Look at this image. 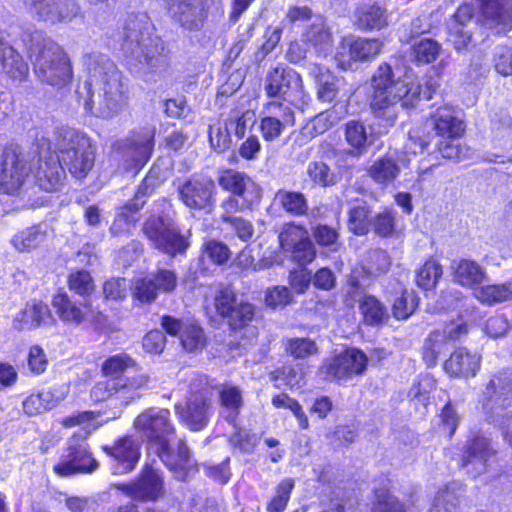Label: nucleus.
<instances>
[{"mask_svg":"<svg viewBox=\"0 0 512 512\" xmlns=\"http://www.w3.org/2000/svg\"><path fill=\"white\" fill-rule=\"evenodd\" d=\"M219 185L233 195L240 197L245 206L258 203L261 198V188L246 174L227 170L219 178Z\"/></svg>","mask_w":512,"mask_h":512,"instance_id":"nucleus-25","label":"nucleus"},{"mask_svg":"<svg viewBox=\"0 0 512 512\" xmlns=\"http://www.w3.org/2000/svg\"><path fill=\"white\" fill-rule=\"evenodd\" d=\"M47 238L46 227L34 225L15 233L11 238V244L19 252H29L40 247Z\"/></svg>","mask_w":512,"mask_h":512,"instance_id":"nucleus-41","label":"nucleus"},{"mask_svg":"<svg viewBox=\"0 0 512 512\" xmlns=\"http://www.w3.org/2000/svg\"><path fill=\"white\" fill-rule=\"evenodd\" d=\"M35 47L30 48V57L34 64V71L38 79L48 85L63 87L72 78V68L67 54L50 39H44L41 33H36Z\"/></svg>","mask_w":512,"mask_h":512,"instance_id":"nucleus-7","label":"nucleus"},{"mask_svg":"<svg viewBox=\"0 0 512 512\" xmlns=\"http://www.w3.org/2000/svg\"><path fill=\"white\" fill-rule=\"evenodd\" d=\"M442 274V266L436 260L430 259L418 270L416 283L424 290H431L435 288Z\"/></svg>","mask_w":512,"mask_h":512,"instance_id":"nucleus-49","label":"nucleus"},{"mask_svg":"<svg viewBox=\"0 0 512 512\" xmlns=\"http://www.w3.org/2000/svg\"><path fill=\"white\" fill-rule=\"evenodd\" d=\"M364 322L368 325H382L388 318L386 307L374 296L365 295L359 302Z\"/></svg>","mask_w":512,"mask_h":512,"instance_id":"nucleus-45","label":"nucleus"},{"mask_svg":"<svg viewBox=\"0 0 512 512\" xmlns=\"http://www.w3.org/2000/svg\"><path fill=\"white\" fill-rule=\"evenodd\" d=\"M473 15L474 8L472 5L463 4L457 9L448 22L447 39L458 51L467 48L471 41L472 35L469 30V25L471 24Z\"/></svg>","mask_w":512,"mask_h":512,"instance_id":"nucleus-28","label":"nucleus"},{"mask_svg":"<svg viewBox=\"0 0 512 512\" xmlns=\"http://www.w3.org/2000/svg\"><path fill=\"white\" fill-rule=\"evenodd\" d=\"M383 43L376 38H344L341 51L337 53V61L342 69L350 66V61H365L375 58L382 50Z\"/></svg>","mask_w":512,"mask_h":512,"instance_id":"nucleus-22","label":"nucleus"},{"mask_svg":"<svg viewBox=\"0 0 512 512\" xmlns=\"http://www.w3.org/2000/svg\"><path fill=\"white\" fill-rule=\"evenodd\" d=\"M49 150L50 143L44 140L38 149V167L34 172L39 187L44 191L51 192L58 189L65 177L64 167L72 176L82 179L94 165L95 152L90 138L75 128L59 129L57 138L59 155H53Z\"/></svg>","mask_w":512,"mask_h":512,"instance_id":"nucleus-2","label":"nucleus"},{"mask_svg":"<svg viewBox=\"0 0 512 512\" xmlns=\"http://www.w3.org/2000/svg\"><path fill=\"white\" fill-rule=\"evenodd\" d=\"M254 317V307L252 304L247 302L238 303L231 313L225 318L228 319L230 327L234 330L243 328L252 321Z\"/></svg>","mask_w":512,"mask_h":512,"instance_id":"nucleus-58","label":"nucleus"},{"mask_svg":"<svg viewBox=\"0 0 512 512\" xmlns=\"http://www.w3.org/2000/svg\"><path fill=\"white\" fill-rule=\"evenodd\" d=\"M97 466L98 463L92 457L85 441L73 437L54 466V471L57 475L66 477L76 473L92 472Z\"/></svg>","mask_w":512,"mask_h":512,"instance_id":"nucleus-12","label":"nucleus"},{"mask_svg":"<svg viewBox=\"0 0 512 512\" xmlns=\"http://www.w3.org/2000/svg\"><path fill=\"white\" fill-rule=\"evenodd\" d=\"M286 351L294 358L304 359L317 354L318 347L309 338H291L285 342Z\"/></svg>","mask_w":512,"mask_h":512,"instance_id":"nucleus-57","label":"nucleus"},{"mask_svg":"<svg viewBox=\"0 0 512 512\" xmlns=\"http://www.w3.org/2000/svg\"><path fill=\"white\" fill-rule=\"evenodd\" d=\"M295 481L285 478L275 487V492L267 504V512H284L294 489Z\"/></svg>","mask_w":512,"mask_h":512,"instance_id":"nucleus-48","label":"nucleus"},{"mask_svg":"<svg viewBox=\"0 0 512 512\" xmlns=\"http://www.w3.org/2000/svg\"><path fill=\"white\" fill-rule=\"evenodd\" d=\"M170 415L168 409L149 408L136 417L134 427L149 441V449L161 459L175 477L185 480L194 469L195 462L183 441L178 443L177 451L171 448L170 442L175 428Z\"/></svg>","mask_w":512,"mask_h":512,"instance_id":"nucleus-4","label":"nucleus"},{"mask_svg":"<svg viewBox=\"0 0 512 512\" xmlns=\"http://www.w3.org/2000/svg\"><path fill=\"white\" fill-rule=\"evenodd\" d=\"M30 172H32L31 166L21 149L13 145L6 147L0 164V192L9 195L17 194Z\"/></svg>","mask_w":512,"mask_h":512,"instance_id":"nucleus-10","label":"nucleus"},{"mask_svg":"<svg viewBox=\"0 0 512 512\" xmlns=\"http://www.w3.org/2000/svg\"><path fill=\"white\" fill-rule=\"evenodd\" d=\"M52 307L59 319L69 325L78 326L95 319V312L88 300H73L66 292H58L53 296Z\"/></svg>","mask_w":512,"mask_h":512,"instance_id":"nucleus-21","label":"nucleus"},{"mask_svg":"<svg viewBox=\"0 0 512 512\" xmlns=\"http://www.w3.org/2000/svg\"><path fill=\"white\" fill-rule=\"evenodd\" d=\"M435 388V380L429 374L420 375L409 390L408 396L411 400H418L426 405L429 399V393Z\"/></svg>","mask_w":512,"mask_h":512,"instance_id":"nucleus-64","label":"nucleus"},{"mask_svg":"<svg viewBox=\"0 0 512 512\" xmlns=\"http://www.w3.org/2000/svg\"><path fill=\"white\" fill-rule=\"evenodd\" d=\"M458 112L451 105H442L431 114V122L436 134L442 138L458 139L465 130Z\"/></svg>","mask_w":512,"mask_h":512,"instance_id":"nucleus-30","label":"nucleus"},{"mask_svg":"<svg viewBox=\"0 0 512 512\" xmlns=\"http://www.w3.org/2000/svg\"><path fill=\"white\" fill-rule=\"evenodd\" d=\"M110 456L113 474H125L132 471L140 459V444L131 437L119 439L111 447H105Z\"/></svg>","mask_w":512,"mask_h":512,"instance_id":"nucleus-24","label":"nucleus"},{"mask_svg":"<svg viewBox=\"0 0 512 512\" xmlns=\"http://www.w3.org/2000/svg\"><path fill=\"white\" fill-rule=\"evenodd\" d=\"M481 356L466 348H458L444 363V370L454 377H473L480 369Z\"/></svg>","mask_w":512,"mask_h":512,"instance_id":"nucleus-33","label":"nucleus"},{"mask_svg":"<svg viewBox=\"0 0 512 512\" xmlns=\"http://www.w3.org/2000/svg\"><path fill=\"white\" fill-rule=\"evenodd\" d=\"M376 502L372 512H419V498H411V508L398 501L388 490H377L375 492Z\"/></svg>","mask_w":512,"mask_h":512,"instance_id":"nucleus-43","label":"nucleus"},{"mask_svg":"<svg viewBox=\"0 0 512 512\" xmlns=\"http://www.w3.org/2000/svg\"><path fill=\"white\" fill-rule=\"evenodd\" d=\"M345 137L357 155L364 154L372 143L366 127L358 121H350L346 124Z\"/></svg>","mask_w":512,"mask_h":512,"instance_id":"nucleus-46","label":"nucleus"},{"mask_svg":"<svg viewBox=\"0 0 512 512\" xmlns=\"http://www.w3.org/2000/svg\"><path fill=\"white\" fill-rule=\"evenodd\" d=\"M155 130L145 127L132 132L122 143L118 144V150L131 166L137 170L142 168L152 155L154 147Z\"/></svg>","mask_w":512,"mask_h":512,"instance_id":"nucleus-19","label":"nucleus"},{"mask_svg":"<svg viewBox=\"0 0 512 512\" xmlns=\"http://www.w3.org/2000/svg\"><path fill=\"white\" fill-rule=\"evenodd\" d=\"M215 183L208 177H192L178 186L181 201L191 209H210L214 203Z\"/></svg>","mask_w":512,"mask_h":512,"instance_id":"nucleus-20","label":"nucleus"},{"mask_svg":"<svg viewBox=\"0 0 512 512\" xmlns=\"http://www.w3.org/2000/svg\"><path fill=\"white\" fill-rule=\"evenodd\" d=\"M155 180L152 175H148L139 185L134 198L121 207L120 211L116 214L115 220L110 227L111 233L120 235L130 232L138 221V212L144 206L147 195L153 190Z\"/></svg>","mask_w":512,"mask_h":512,"instance_id":"nucleus-18","label":"nucleus"},{"mask_svg":"<svg viewBox=\"0 0 512 512\" xmlns=\"http://www.w3.org/2000/svg\"><path fill=\"white\" fill-rule=\"evenodd\" d=\"M439 86L435 80H427L424 86L414 83L408 72L397 74L387 63L379 65L371 79V108L376 117L383 118L386 126L396 120L395 106L402 100L403 106L412 105L417 98L430 100Z\"/></svg>","mask_w":512,"mask_h":512,"instance_id":"nucleus-3","label":"nucleus"},{"mask_svg":"<svg viewBox=\"0 0 512 512\" xmlns=\"http://www.w3.org/2000/svg\"><path fill=\"white\" fill-rule=\"evenodd\" d=\"M132 293L134 298L141 303H150L158 296L155 282L150 274L135 281Z\"/></svg>","mask_w":512,"mask_h":512,"instance_id":"nucleus-61","label":"nucleus"},{"mask_svg":"<svg viewBox=\"0 0 512 512\" xmlns=\"http://www.w3.org/2000/svg\"><path fill=\"white\" fill-rule=\"evenodd\" d=\"M454 281L473 288L484 280L486 272L477 262L469 259L454 260L451 264Z\"/></svg>","mask_w":512,"mask_h":512,"instance_id":"nucleus-37","label":"nucleus"},{"mask_svg":"<svg viewBox=\"0 0 512 512\" xmlns=\"http://www.w3.org/2000/svg\"><path fill=\"white\" fill-rule=\"evenodd\" d=\"M284 251L290 252L293 261L306 265L315 258L316 252L306 229L293 223L286 224L279 235Z\"/></svg>","mask_w":512,"mask_h":512,"instance_id":"nucleus-13","label":"nucleus"},{"mask_svg":"<svg viewBox=\"0 0 512 512\" xmlns=\"http://www.w3.org/2000/svg\"><path fill=\"white\" fill-rule=\"evenodd\" d=\"M496 450L491 446L490 439L476 434L464 446L461 466L467 473L477 477L486 472L489 461L495 456Z\"/></svg>","mask_w":512,"mask_h":512,"instance_id":"nucleus-15","label":"nucleus"},{"mask_svg":"<svg viewBox=\"0 0 512 512\" xmlns=\"http://www.w3.org/2000/svg\"><path fill=\"white\" fill-rule=\"evenodd\" d=\"M355 18L357 26L365 31L381 30L388 26L387 11L377 4L359 7Z\"/></svg>","mask_w":512,"mask_h":512,"instance_id":"nucleus-39","label":"nucleus"},{"mask_svg":"<svg viewBox=\"0 0 512 512\" xmlns=\"http://www.w3.org/2000/svg\"><path fill=\"white\" fill-rule=\"evenodd\" d=\"M309 75L315 80L316 96L321 102H332L343 90L344 79L335 76L329 69L323 66L312 65L309 68Z\"/></svg>","mask_w":512,"mask_h":512,"instance_id":"nucleus-32","label":"nucleus"},{"mask_svg":"<svg viewBox=\"0 0 512 512\" xmlns=\"http://www.w3.org/2000/svg\"><path fill=\"white\" fill-rule=\"evenodd\" d=\"M114 486L127 497L143 502H156L165 495L163 472L150 464L143 467L137 480Z\"/></svg>","mask_w":512,"mask_h":512,"instance_id":"nucleus-11","label":"nucleus"},{"mask_svg":"<svg viewBox=\"0 0 512 512\" xmlns=\"http://www.w3.org/2000/svg\"><path fill=\"white\" fill-rule=\"evenodd\" d=\"M407 156L386 155L375 160L368 168L367 174L377 184L389 185L393 183L403 169L408 168Z\"/></svg>","mask_w":512,"mask_h":512,"instance_id":"nucleus-29","label":"nucleus"},{"mask_svg":"<svg viewBox=\"0 0 512 512\" xmlns=\"http://www.w3.org/2000/svg\"><path fill=\"white\" fill-rule=\"evenodd\" d=\"M444 345L445 343L440 331H434L429 335L422 351L423 360L428 366L436 364L438 356L444 349Z\"/></svg>","mask_w":512,"mask_h":512,"instance_id":"nucleus-60","label":"nucleus"},{"mask_svg":"<svg viewBox=\"0 0 512 512\" xmlns=\"http://www.w3.org/2000/svg\"><path fill=\"white\" fill-rule=\"evenodd\" d=\"M369 209L365 204L354 206L349 213V229L357 235H364L369 229Z\"/></svg>","mask_w":512,"mask_h":512,"instance_id":"nucleus-63","label":"nucleus"},{"mask_svg":"<svg viewBox=\"0 0 512 512\" xmlns=\"http://www.w3.org/2000/svg\"><path fill=\"white\" fill-rule=\"evenodd\" d=\"M49 320H51L49 307L41 301L32 300L16 314L13 324L18 330H30L46 324Z\"/></svg>","mask_w":512,"mask_h":512,"instance_id":"nucleus-35","label":"nucleus"},{"mask_svg":"<svg viewBox=\"0 0 512 512\" xmlns=\"http://www.w3.org/2000/svg\"><path fill=\"white\" fill-rule=\"evenodd\" d=\"M274 203L293 216H302L308 210L305 195L298 191L280 189L275 193Z\"/></svg>","mask_w":512,"mask_h":512,"instance_id":"nucleus-42","label":"nucleus"},{"mask_svg":"<svg viewBox=\"0 0 512 512\" xmlns=\"http://www.w3.org/2000/svg\"><path fill=\"white\" fill-rule=\"evenodd\" d=\"M163 40L154 34V26L145 14L132 15L124 26L122 51L128 69L148 78L164 66Z\"/></svg>","mask_w":512,"mask_h":512,"instance_id":"nucleus-5","label":"nucleus"},{"mask_svg":"<svg viewBox=\"0 0 512 512\" xmlns=\"http://www.w3.org/2000/svg\"><path fill=\"white\" fill-rule=\"evenodd\" d=\"M176 413L191 430H201L210 416V403L202 394H196L185 405L176 404Z\"/></svg>","mask_w":512,"mask_h":512,"instance_id":"nucleus-31","label":"nucleus"},{"mask_svg":"<svg viewBox=\"0 0 512 512\" xmlns=\"http://www.w3.org/2000/svg\"><path fill=\"white\" fill-rule=\"evenodd\" d=\"M294 123L295 116L290 106L274 100L264 107L263 116L260 119V131L265 141L272 142Z\"/></svg>","mask_w":512,"mask_h":512,"instance_id":"nucleus-14","label":"nucleus"},{"mask_svg":"<svg viewBox=\"0 0 512 512\" xmlns=\"http://www.w3.org/2000/svg\"><path fill=\"white\" fill-rule=\"evenodd\" d=\"M396 212L391 208H385L378 213L372 222L374 232L382 237L392 236L395 232Z\"/></svg>","mask_w":512,"mask_h":512,"instance_id":"nucleus-62","label":"nucleus"},{"mask_svg":"<svg viewBox=\"0 0 512 512\" xmlns=\"http://www.w3.org/2000/svg\"><path fill=\"white\" fill-rule=\"evenodd\" d=\"M367 363L368 358L364 352L356 348H347L331 358L323 368L328 376L339 381H347L363 374Z\"/></svg>","mask_w":512,"mask_h":512,"instance_id":"nucleus-16","label":"nucleus"},{"mask_svg":"<svg viewBox=\"0 0 512 512\" xmlns=\"http://www.w3.org/2000/svg\"><path fill=\"white\" fill-rule=\"evenodd\" d=\"M307 175L313 184L322 187L334 185L337 182L336 175L322 161L310 162L307 166Z\"/></svg>","mask_w":512,"mask_h":512,"instance_id":"nucleus-54","label":"nucleus"},{"mask_svg":"<svg viewBox=\"0 0 512 512\" xmlns=\"http://www.w3.org/2000/svg\"><path fill=\"white\" fill-rule=\"evenodd\" d=\"M211 0H168L173 19L189 31L200 30L207 18Z\"/></svg>","mask_w":512,"mask_h":512,"instance_id":"nucleus-17","label":"nucleus"},{"mask_svg":"<svg viewBox=\"0 0 512 512\" xmlns=\"http://www.w3.org/2000/svg\"><path fill=\"white\" fill-rule=\"evenodd\" d=\"M144 234L155 248L170 255L184 254L190 243L169 218L150 217L144 224Z\"/></svg>","mask_w":512,"mask_h":512,"instance_id":"nucleus-9","label":"nucleus"},{"mask_svg":"<svg viewBox=\"0 0 512 512\" xmlns=\"http://www.w3.org/2000/svg\"><path fill=\"white\" fill-rule=\"evenodd\" d=\"M87 79L76 90L85 114L112 120L128 108V85L115 63L105 54L90 52L83 56Z\"/></svg>","mask_w":512,"mask_h":512,"instance_id":"nucleus-1","label":"nucleus"},{"mask_svg":"<svg viewBox=\"0 0 512 512\" xmlns=\"http://www.w3.org/2000/svg\"><path fill=\"white\" fill-rule=\"evenodd\" d=\"M303 41L313 47L318 54L326 53L331 47V33L322 17L316 16L313 18L312 23L307 26L303 33Z\"/></svg>","mask_w":512,"mask_h":512,"instance_id":"nucleus-40","label":"nucleus"},{"mask_svg":"<svg viewBox=\"0 0 512 512\" xmlns=\"http://www.w3.org/2000/svg\"><path fill=\"white\" fill-rule=\"evenodd\" d=\"M459 497V484H449L445 489L437 493L429 512H458L457 506Z\"/></svg>","mask_w":512,"mask_h":512,"instance_id":"nucleus-47","label":"nucleus"},{"mask_svg":"<svg viewBox=\"0 0 512 512\" xmlns=\"http://www.w3.org/2000/svg\"><path fill=\"white\" fill-rule=\"evenodd\" d=\"M43 21L52 24L70 22L79 14L75 0H25Z\"/></svg>","mask_w":512,"mask_h":512,"instance_id":"nucleus-23","label":"nucleus"},{"mask_svg":"<svg viewBox=\"0 0 512 512\" xmlns=\"http://www.w3.org/2000/svg\"><path fill=\"white\" fill-rule=\"evenodd\" d=\"M441 45L432 39H421L412 47V55L418 64H429L439 56Z\"/></svg>","mask_w":512,"mask_h":512,"instance_id":"nucleus-51","label":"nucleus"},{"mask_svg":"<svg viewBox=\"0 0 512 512\" xmlns=\"http://www.w3.org/2000/svg\"><path fill=\"white\" fill-rule=\"evenodd\" d=\"M231 130L227 122L211 125L209 129V141L212 148L218 152L226 151L231 146Z\"/></svg>","mask_w":512,"mask_h":512,"instance_id":"nucleus-59","label":"nucleus"},{"mask_svg":"<svg viewBox=\"0 0 512 512\" xmlns=\"http://www.w3.org/2000/svg\"><path fill=\"white\" fill-rule=\"evenodd\" d=\"M256 123V114L253 110L247 109L237 113L227 120L231 132L239 139L243 138L248 130H251Z\"/></svg>","mask_w":512,"mask_h":512,"instance_id":"nucleus-56","label":"nucleus"},{"mask_svg":"<svg viewBox=\"0 0 512 512\" xmlns=\"http://www.w3.org/2000/svg\"><path fill=\"white\" fill-rule=\"evenodd\" d=\"M265 92L270 98H280L282 103L303 110L311 98L303 88L301 76L293 69L277 66L271 69L265 79Z\"/></svg>","mask_w":512,"mask_h":512,"instance_id":"nucleus-8","label":"nucleus"},{"mask_svg":"<svg viewBox=\"0 0 512 512\" xmlns=\"http://www.w3.org/2000/svg\"><path fill=\"white\" fill-rule=\"evenodd\" d=\"M149 380V375L145 373L132 377L115 378V382H117L116 401L121 406H127L139 400L142 392L147 388Z\"/></svg>","mask_w":512,"mask_h":512,"instance_id":"nucleus-36","label":"nucleus"},{"mask_svg":"<svg viewBox=\"0 0 512 512\" xmlns=\"http://www.w3.org/2000/svg\"><path fill=\"white\" fill-rule=\"evenodd\" d=\"M417 304L414 291L400 288V296L394 300L392 305L393 316L398 320H405L414 312Z\"/></svg>","mask_w":512,"mask_h":512,"instance_id":"nucleus-53","label":"nucleus"},{"mask_svg":"<svg viewBox=\"0 0 512 512\" xmlns=\"http://www.w3.org/2000/svg\"><path fill=\"white\" fill-rule=\"evenodd\" d=\"M474 296L483 304L493 305L512 299V281L481 286L474 289Z\"/></svg>","mask_w":512,"mask_h":512,"instance_id":"nucleus-44","label":"nucleus"},{"mask_svg":"<svg viewBox=\"0 0 512 512\" xmlns=\"http://www.w3.org/2000/svg\"><path fill=\"white\" fill-rule=\"evenodd\" d=\"M137 363L127 354L120 353L111 356L102 364V372L105 376L120 378L119 376L129 369H135Z\"/></svg>","mask_w":512,"mask_h":512,"instance_id":"nucleus-52","label":"nucleus"},{"mask_svg":"<svg viewBox=\"0 0 512 512\" xmlns=\"http://www.w3.org/2000/svg\"><path fill=\"white\" fill-rule=\"evenodd\" d=\"M345 112L337 113L335 109L325 111L323 113L315 116L305 127L306 130H309L310 134L315 135L323 134L328 129H330L334 124L341 120L344 116Z\"/></svg>","mask_w":512,"mask_h":512,"instance_id":"nucleus-55","label":"nucleus"},{"mask_svg":"<svg viewBox=\"0 0 512 512\" xmlns=\"http://www.w3.org/2000/svg\"><path fill=\"white\" fill-rule=\"evenodd\" d=\"M67 283L70 291L84 298L90 296L95 289L92 276L85 270H72L69 273Z\"/></svg>","mask_w":512,"mask_h":512,"instance_id":"nucleus-50","label":"nucleus"},{"mask_svg":"<svg viewBox=\"0 0 512 512\" xmlns=\"http://www.w3.org/2000/svg\"><path fill=\"white\" fill-rule=\"evenodd\" d=\"M484 24L498 33L512 28V0H479Z\"/></svg>","mask_w":512,"mask_h":512,"instance_id":"nucleus-27","label":"nucleus"},{"mask_svg":"<svg viewBox=\"0 0 512 512\" xmlns=\"http://www.w3.org/2000/svg\"><path fill=\"white\" fill-rule=\"evenodd\" d=\"M219 401L223 417L235 425L244 404L242 390L237 386L224 384L219 389Z\"/></svg>","mask_w":512,"mask_h":512,"instance_id":"nucleus-38","label":"nucleus"},{"mask_svg":"<svg viewBox=\"0 0 512 512\" xmlns=\"http://www.w3.org/2000/svg\"><path fill=\"white\" fill-rule=\"evenodd\" d=\"M161 326L169 335L179 337L183 348L187 351H196L205 345L206 337L203 329L192 322H184L172 316H163Z\"/></svg>","mask_w":512,"mask_h":512,"instance_id":"nucleus-26","label":"nucleus"},{"mask_svg":"<svg viewBox=\"0 0 512 512\" xmlns=\"http://www.w3.org/2000/svg\"><path fill=\"white\" fill-rule=\"evenodd\" d=\"M0 69L10 78L22 81L29 73L28 64L21 55L11 46L0 31Z\"/></svg>","mask_w":512,"mask_h":512,"instance_id":"nucleus-34","label":"nucleus"},{"mask_svg":"<svg viewBox=\"0 0 512 512\" xmlns=\"http://www.w3.org/2000/svg\"><path fill=\"white\" fill-rule=\"evenodd\" d=\"M479 402L486 421L500 426L505 441L512 446V372L493 375Z\"/></svg>","mask_w":512,"mask_h":512,"instance_id":"nucleus-6","label":"nucleus"}]
</instances>
